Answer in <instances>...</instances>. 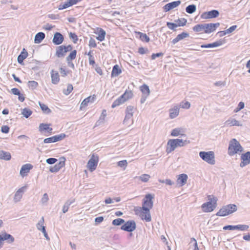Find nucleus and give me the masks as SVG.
I'll list each match as a JSON object with an SVG mask.
<instances>
[{"instance_id": "obj_1", "label": "nucleus", "mask_w": 250, "mask_h": 250, "mask_svg": "<svg viewBox=\"0 0 250 250\" xmlns=\"http://www.w3.org/2000/svg\"><path fill=\"white\" fill-rule=\"evenodd\" d=\"M153 198V196L151 194H147L143 200L142 210L140 216L142 220H145L146 222H150L151 220L150 209L152 208L153 206L152 201Z\"/></svg>"}, {"instance_id": "obj_2", "label": "nucleus", "mask_w": 250, "mask_h": 250, "mask_svg": "<svg viewBox=\"0 0 250 250\" xmlns=\"http://www.w3.org/2000/svg\"><path fill=\"white\" fill-rule=\"evenodd\" d=\"M219 25V22L199 24L194 26L193 27V30L196 32H204L207 34H209L215 31Z\"/></svg>"}, {"instance_id": "obj_3", "label": "nucleus", "mask_w": 250, "mask_h": 250, "mask_svg": "<svg viewBox=\"0 0 250 250\" xmlns=\"http://www.w3.org/2000/svg\"><path fill=\"white\" fill-rule=\"evenodd\" d=\"M189 143L190 141L188 140L179 139H169L167 143L166 152L169 154L174 151L176 147L184 146Z\"/></svg>"}, {"instance_id": "obj_4", "label": "nucleus", "mask_w": 250, "mask_h": 250, "mask_svg": "<svg viewBox=\"0 0 250 250\" xmlns=\"http://www.w3.org/2000/svg\"><path fill=\"white\" fill-rule=\"evenodd\" d=\"M244 150L243 147L236 139H232L229 142L228 154L230 156L242 152Z\"/></svg>"}, {"instance_id": "obj_5", "label": "nucleus", "mask_w": 250, "mask_h": 250, "mask_svg": "<svg viewBox=\"0 0 250 250\" xmlns=\"http://www.w3.org/2000/svg\"><path fill=\"white\" fill-rule=\"evenodd\" d=\"M237 207L235 204L223 206L216 214L218 216H225L235 212Z\"/></svg>"}, {"instance_id": "obj_6", "label": "nucleus", "mask_w": 250, "mask_h": 250, "mask_svg": "<svg viewBox=\"0 0 250 250\" xmlns=\"http://www.w3.org/2000/svg\"><path fill=\"white\" fill-rule=\"evenodd\" d=\"M210 197V195L208 196V197L209 201L204 203L201 206L203 211L205 212H211L216 207L217 198L216 197H213L212 200V199Z\"/></svg>"}, {"instance_id": "obj_7", "label": "nucleus", "mask_w": 250, "mask_h": 250, "mask_svg": "<svg viewBox=\"0 0 250 250\" xmlns=\"http://www.w3.org/2000/svg\"><path fill=\"white\" fill-rule=\"evenodd\" d=\"M199 156L204 161L207 162L208 164L210 165L215 164V156L213 151H200L199 152Z\"/></svg>"}, {"instance_id": "obj_8", "label": "nucleus", "mask_w": 250, "mask_h": 250, "mask_svg": "<svg viewBox=\"0 0 250 250\" xmlns=\"http://www.w3.org/2000/svg\"><path fill=\"white\" fill-rule=\"evenodd\" d=\"M136 228V224L135 221L133 220H128L121 226V229L123 230L131 232L135 230Z\"/></svg>"}, {"instance_id": "obj_9", "label": "nucleus", "mask_w": 250, "mask_h": 250, "mask_svg": "<svg viewBox=\"0 0 250 250\" xmlns=\"http://www.w3.org/2000/svg\"><path fill=\"white\" fill-rule=\"evenodd\" d=\"M72 50V47L71 45L67 46L61 45L57 48L56 55L58 57H63L67 52H70Z\"/></svg>"}, {"instance_id": "obj_10", "label": "nucleus", "mask_w": 250, "mask_h": 250, "mask_svg": "<svg viewBox=\"0 0 250 250\" xmlns=\"http://www.w3.org/2000/svg\"><path fill=\"white\" fill-rule=\"evenodd\" d=\"M65 134L61 133L59 135H55L52 137L44 139L43 140V142L45 144L55 143L63 140L64 138H65Z\"/></svg>"}, {"instance_id": "obj_11", "label": "nucleus", "mask_w": 250, "mask_h": 250, "mask_svg": "<svg viewBox=\"0 0 250 250\" xmlns=\"http://www.w3.org/2000/svg\"><path fill=\"white\" fill-rule=\"evenodd\" d=\"M219 12L217 10H212L210 11L205 12L202 14L201 18L203 19H212L217 17Z\"/></svg>"}, {"instance_id": "obj_12", "label": "nucleus", "mask_w": 250, "mask_h": 250, "mask_svg": "<svg viewBox=\"0 0 250 250\" xmlns=\"http://www.w3.org/2000/svg\"><path fill=\"white\" fill-rule=\"evenodd\" d=\"M98 162V157L93 155L87 163V166L90 171L95 170Z\"/></svg>"}, {"instance_id": "obj_13", "label": "nucleus", "mask_w": 250, "mask_h": 250, "mask_svg": "<svg viewBox=\"0 0 250 250\" xmlns=\"http://www.w3.org/2000/svg\"><path fill=\"white\" fill-rule=\"evenodd\" d=\"M241 162L240 164V167H243L250 164V151H248L243 153L241 156Z\"/></svg>"}, {"instance_id": "obj_14", "label": "nucleus", "mask_w": 250, "mask_h": 250, "mask_svg": "<svg viewBox=\"0 0 250 250\" xmlns=\"http://www.w3.org/2000/svg\"><path fill=\"white\" fill-rule=\"evenodd\" d=\"M62 159H63L62 161H60L58 163L56 164L54 166L50 167L49 171L51 172H57L64 166L65 159L64 157H62Z\"/></svg>"}, {"instance_id": "obj_15", "label": "nucleus", "mask_w": 250, "mask_h": 250, "mask_svg": "<svg viewBox=\"0 0 250 250\" xmlns=\"http://www.w3.org/2000/svg\"><path fill=\"white\" fill-rule=\"evenodd\" d=\"M25 188V187H22L15 192L13 199L15 203H17L21 200Z\"/></svg>"}, {"instance_id": "obj_16", "label": "nucleus", "mask_w": 250, "mask_h": 250, "mask_svg": "<svg viewBox=\"0 0 250 250\" xmlns=\"http://www.w3.org/2000/svg\"><path fill=\"white\" fill-rule=\"evenodd\" d=\"M181 1L180 0H177L168 3L164 6V9L166 12L169 11L170 10L178 6L181 4Z\"/></svg>"}, {"instance_id": "obj_17", "label": "nucleus", "mask_w": 250, "mask_h": 250, "mask_svg": "<svg viewBox=\"0 0 250 250\" xmlns=\"http://www.w3.org/2000/svg\"><path fill=\"white\" fill-rule=\"evenodd\" d=\"M78 0H69L64 3H61L58 7L59 10H62L67 8L74 4H75L77 2Z\"/></svg>"}, {"instance_id": "obj_18", "label": "nucleus", "mask_w": 250, "mask_h": 250, "mask_svg": "<svg viewBox=\"0 0 250 250\" xmlns=\"http://www.w3.org/2000/svg\"><path fill=\"white\" fill-rule=\"evenodd\" d=\"M63 36L59 32H56L53 37V42L56 45L61 44L63 41Z\"/></svg>"}, {"instance_id": "obj_19", "label": "nucleus", "mask_w": 250, "mask_h": 250, "mask_svg": "<svg viewBox=\"0 0 250 250\" xmlns=\"http://www.w3.org/2000/svg\"><path fill=\"white\" fill-rule=\"evenodd\" d=\"M188 178V177L187 174L184 173L180 174L177 180V184H179L181 187L185 185L187 182Z\"/></svg>"}, {"instance_id": "obj_20", "label": "nucleus", "mask_w": 250, "mask_h": 250, "mask_svg": "<svg viewBox=\"0 0 250 250\" xmlns=\"http://www.w3.org/2000/svg\"><path fill=\"white\" fill-rule=\"evenodd\" d=\"M32 168L33 166L30 164L23 165L20 170V174L24 176L26 173H28L29 170Z\"/></svg>"}, {"instance_id": "obj_21", "label": "nucleus", "mask_w": 250, "mask_h": 250, "mask_svg": "<svg viewBox=\"0 0 250 250\" xmlns=\"http://www.w3.org/2000/svg\"><path fill=\"white\" fill-rule=\"evenodd\" d=\"M49 124L42 123L39 125V130L40 132H42L43 131H46L49 134H51L52 133L53 129L51 127H49Z\"/></svg>"}, {"instance_id": "obj_22", "label": "nucleus", "mask_w": 250, "mask_h": 250, "mask_svg": "<svg viewBox=\"0 0 250 250\" xmlns=\"http://www.w3.org/2000/svg\"><path fill=\"white\" fill-rule=\"evenodd\" d=\"M51 77L52 83L56 84L59 83L60 81V78L59 73L57 71L52 70L51 73Z\"/></svg>"}, {"instance_id": "obj_23", "label": "nucleus", "mask_w": 250, "mask_h": 250, "mask_svg": "<svg viewBox=\"0 0 250 250\" xmlns=\"http://www.w3.org/2000/svg\"><path fill=\"white\" fill-rule=\"evenodd\" d=\"M2 239L3 241H7L9 244L12 243L14 242L15 239L11 234L4 232L1 235Z\"/></svg>"}, {"instance_id": "obj_24", "label": "nucleus", "mask_w": 250, "mask_h": 250, "mask_svg": "<svg viewBox=\"0 0 250 250\" xmlns=\"http://www.w3.org/2000/svg\"><path fill=\"white\" fill-rule=\"evenodd\" d=\"M96 99V97L95 95L93 96H89L88 97L85 98L83 100L81 104V108L84 107L87 105L88 103H93L95 100Z\"/></svg>"}, {"instance_id": "obj_25", "label": "nucleus", "mask_w": 250, "mask_h": 250, "mask_svg": "<svg viewBox=\"0 0 250 250\" xmlns=\"http://www.w3.org/2000/svg\"><path fill=\"white\" fill-rule=\"evenodd\" d=\"M188 36L189 34L188 33L183 32L182 33L178 35L177 37L172 41V43L175 44L180 41L188 37Z\"/></svg>"}, {"instance_id": "obj_26", "label": "nucleus", "mask_w": 250, "mask_h": 250, "mask_svg": "<svg viewBox=\"0 0 250 250\" xmlns=\"http://www.w3.org/2000/svg\"><path fill=\"white\" fill-rule=\"evenodd\" d=\"M75 199L74 198H71L69 200H68L64 204L63 206V208H62V212L63 213H66V212H67L68 209H69V206L72 204H73V203L75 202Z\"/></svg>"}, {"instance_id": "obj_27", "label": "nucleus", "mask_w": 250, "mask_h": 250, "mask_svg": "<svg viewBox=\"0 0 250 250\" xmlns=\"http://www.w3.org/2000/svg\"><path fill=\"white\" fill-rule=\"evenodd\" d=\"M121 72L122 70L119 65L116 64L113 67L111 72V77H117L121 73Z\"/></svg>"}, {"instance_id": "obj_28", "label": "nucleus", "mask_w": 250, "mask_h": 250, "mask_svg": "<svg viewBox=\"0 0 250 250\" xmlns=\"http://www.w3.org/2000/svg\"><path fill=\"white\" fill-rule=\"evenodd\" d=\"M179 108L178 106H175L169 110V117L171 119H174L179 115Z\"/></svg>"}, {"instance_id": "obj_29", "label": "nucleus", "mask_w": 250, "mask_h": 250, "mask_svg": "<svg viewBox=\"0 0 250 250\" xmlns=\"http://www.w3.org/2000/svg\"><path fill=\"white\" fill-rule=\"evenodd\" d=\"M11 158V156L9 152L0 150V159L8 161L10 160Z\"/></svg>"}, {"instance_id": "obj_30", "label": "nucleus", "mask_w": 250, "mask_h": 250, "mask_svg": "<svg viewBox=\"0 0 250 250\" xmlns=\"http://www.w3.org/2000/svg\"><path fill=\"white\" fill-rule=\"evenodd\" d=\"M45 34L43 32H39L35 36L34 42L40 43L44 39Z\"/></svg>"}, {"instance_id": "obj_31", "label": "nucleus", "mask_w": 250, "mask_h": 250, "mask_svg": "<svg viewBox=\"0 0 250 250\" xmlns=\"http://www.w3.org/2000/svg\"><path fill=\"white\" fill-rule=\"evenodd\" d=\"M223 44V42L221 40H219L217 42H213L212 43H208L205 45H202L201 47L202 48H210V47H216L221 45Z\"/></svg>"}, {"instance_id": "obj_32", "label": "nucleus", "mask_w": 250, "mask_h": 250, "mask_svg": "<svg viewBox=\"0 0 250 250\" xmlns=\"http://www.w3.org/2000/svg\"><path fill=\"white\" fill-rule=\"evenodd\" d=\"M27 52L24 48H23L21 54L19 55V56L17 58L18 62H22L23 61L27 58Z\"/></svg>"}, {"instance_id": "obj_33", "label": "nucleus", "mask_w": 250, "mask_h": 250, "mask_svg": "<svg viewBox=\"0 0 250 250\" xmlns=\"http://www.w3.org/2000/svg\"><path fill=\"white\" fill-rule=\"evenodd\" d=\"M98 36L97 37V40L102 42L104 40L106 33L104 30L102 28H100L98 30L97 33Z\"/></svg>"}, {"instance_id": "obj_34", "label": "nucleus", "mask_w": 250, "mask_h": 250, "mask_svg": "<svg viewBox=\"0 0 250 250\" xmlns=\"http://www.w3.org/2000/svg\"><path fill=\"white\" fill-rule=\"evenodd\" d=\"M140 90L143 93V95L149 96L150 94V90L148 85L144 84L140 87Z\"/></svg>"}, {"instance_id": "obj_35", "label": "nucleus", "mask_w": 250, "mask_h": 250, "mask_svg": "<svg viewBox=\"0 0 250 250\" xmlns=\"http://www.w3.org/2000/svg\"><path fill=\"white\" fill-rule=\"evenodd\" d=\"M39 104L44 113L48 114L51 113V110L48 107L47 105L44 104L42 103L41 102H39Z\"/></svg>"}, {"instance_id": "obj_36", "label": "nucleus", "mask_w": 250, "mask_h": 250, "mask_svg": "<svg viewBox=\"0 0 250 250\" xmlns=\"http://www.w3.org/2000/svg\"><path fill=\"white\" fill-rule=\"evenodd\" d=\"M233 230H240L241 231L247 230L249 228L247 225H237L233 226Z\"/></svg>"}, {"instance_id": "obj_37", "label": "nucleus", "mask_w": 250, "mask_h": 250, "mask_svg": "<svg viewBox=\"0 0 250 250\" xmlns=\"http://www.w3.org/2000/svg\"><path fill=\"white\" fill-rule=\"evenodd\" d=\"M133 94L131 90H126L125 92L122 95L123 98L125 100V102L131 99L133 97Z\"/></svg>"}, {"instance_id": "obj_38", "label": "nucleus", "mask_w": 250, "mask_h": 250, "mask_svg": "<svg viewBox=\"0 0 250 250\" xmlns=\"http://www.w3.org/2000/svg\"><path fill=\"white\" fill-rule=\"evenodd\" d=\"M136 33L139 35V38L142 41H145L146 42H149L150 39L146 34H144L140 32H136Z\"/></svg>"}, {"instance_id": "obj_39", "label": "nucleus", "mask_w": 250, "mask_h": 250, "mask_svg": "<svg viewBox=\"0 0 250 250\" xmlns=\"http://www.w3.org/2000/svg\"><path fill=\"white\" fill-rule=\"evenodd\" d=\"M226 123L230 126L236 125V126H241L242 125L240 124L239 122L235 120V119H231L228 120L226 121Z\"/></svg>"}, {"instance_id": "obj_40", "label": "nucleus", "mask_w": 250, "mask_h": 250, "mask_svg": "<svg viewBox=\"0 0 250 250\" xmlns=\"http://www.w3.org/2000/svg\"><path fill=\"white\" fill-rule=\"evenodd\" d=\"M196 6L194 4H191L188 6L186 8V12L188 14H192L195 12Z\"/></svg>"}, {"instance_id": "obj_41", "label": "nucleus", "mask_w": 250, "mask_h": 250, "mask_svg": "<svg viewBox=\"0 0 250 250\" xmlns=\"http://www.w3.org/2000/svg\"><path fill=\"white\" fill-rule=\"evenodd\" d=\"M77 51L76 50H71L69 55L66 57V61L69 62L73 60L76 56Z\"/></svg>"}, {"instance_id": "obj_42", "label": "nucleus", "mask_w": 250, "mask_h": 250, "mask_svg": "<svg viewBox=\"0 0 250 250\" xmlns=\"http://www.w3.org/2000/svg\"><path fill=\"white\" fill-rule=\"evenodd\" d=\"M21 114L26 118L29 117L32 114V111L30 109L27 108H24L22 109Z\"/></svg>"}, {"instance_id": "obj_43", "label": "nucleus", "mask_w": 250, "mask_h": 250, "mask_svg": "<svg viewBox=\"0 0 250 250\" xmlns=\"http://www.w3.org/2000/svg\"><path fill=\"white\" fill-rule=\"evenodd\" d=\"M125 221V220L122 218H117L112 221V224L114 226H120L123 224H124Z\"/></svg>"}, {"instance_id": "obj_44", "label": "nucleus", "mask_w": 250, "mask_h": 250, "mask_svg": "<svg viewBox=\"0 0 250 250\" xmlns=\"http://www.w3.org/2000/svg\"><path fill=\"white\" fill-rule=\"evenodd\" d=\"M73 89V85L71 84H68L67 86V88L64 89L63 90V93L66 95H68L70 93V92L72 91Z\"/></svg>"}, {"instance_id": "obj_45", "label": "nucleus", "mask_w": 250, "mask_h": 250, "mask_svg": "<svg viewBox=\"0 0 250 250\" xmlns=\"http://www.w3.org/2000/svg\"><path fill=\"white\" fill-rule=\"evenodd\" d=\"M28 83L29 87L32 89H35L38 85V83L35 81H29Z\"/></svg>"}, {"instance_id": "obj_46", "label": "nucleus", "mask_w": 250, "mask_h": 250, "mask_svg": "<svg viewBox=\"0 0 250 250\" xmlns=\"http://www.w3.org/2000/svg\"><path fill=\"white\" fill-rule=\"evenodd\" d=\"M150 178V176L149 175L144 174L139 177V179L141 180L142 182H147Z\"/></svg>"}, {"instance_id": "obj_47", "label": "nucleus", "mask_w": 250, "mask_h": 250, "mask_svg": "<svg viewBox=\"0 0 250 250\" xmlns=\"http://www.w3.org/2000/svg\"><path fill=\"white\" fill-rule=\"evenodd\" d=\"M187 20L185 19H179L176 21L177 26H183L187 23Z\"/></svg>"}, {"instance_id": "obj_48", "label": "nucleus", "mask_w": 250, "mask_h": 250, "mask_svg": "<svg viewBox=\"0 0 250 250\" xmlns=\"http://www.w3.org/2000/svg\"><path fill=\"white\" fill-rule=\"evenodd\" d=\"M180 134H181V129L179 128L173 129L171 132V135L172 136H178Z\"/></svg>"}, {"instance_id": "obj_49", "label": "nucleus", "mask_w": 250, "mask_h": 250, "mask_svg": "<svg viewBox=\"0 0 250 250\" xmlns=\"http://www.w3.org/2000/svg\"><path fill=\"white\" fill-rule=\"evenodd\" d=\"M133 106L131 105H129L127 106L125 110V114L128 115L129 114L130 115L133 116Z\"/></svg>"}, {"instance_id": "obj_50", "label": "nucleus", "mask_w": 250, "mask_h": 250, "mask_svg": "<svg viewBox=\"0 0 250 250\" xmlns=\"http://www.w3.org/2000/svg\"><path fill=\"white\" fill-rule=\"evenodd\" d=\"M44 223V218L42 217L41 219L39 221L38 224H37V228L39 230H41L42 227H44L43 225V224Z\"/></svg>"}, {"instance_id": "obj_51", "label": "nucleus", "mask_w": 250, "mask_h": 250, "mask_svg": "<svg viewBox=\"0 0 250 250\" xmlns=\"http://www.w3.org/2000/svg\"><path fill=\"white\" fill-rule=\"evenodd\" d=\"M132 117H133V116L130 115L129 114H128V115L125 114V118L123 121V124L125 125H128V121L130 119H131Z\"/></svg>"}, {"instance_id": "obj_52", "label": "nucleus", "mask_w": 250, "mask_h": 250, "mask_svg": "<svg viewBox=\"0 0 250 250\" xmlns=\"http://www.w3.org/2000/svg\"><path fill=\"white\" fill-rule=\"evenodd\" d=\"M69 37L70 39L73 40L74 43H76L77 41H78V37L77 36L75 33L70 32L69 34Z\"/></svg>"}, {"instance_id": "obj_53", "label": "nucleus", "mask_w": 250, "mask_h": 250, "mask_svg": "<svg viewBox=\"0 0 250 250\" xmlns=\"http://www.w3.org/2000/svg\"><path fill=\"white\" fill-rule=\"evenodd\" d=\"M58 161V160L54 158H48L46 160V162L49 164V165H52L55 164Z\"/></svg>"}, {"instance_id": "obj_54", "label": "nucleus", "mask_w": 250, "mask_h": 250, "mask_svg": "<svg viewBox=\"0 0 250 250\" xmlns=\"http://www.w3.org/2000/svg\"><path fill=\"white\" fill-rule=\"evenodd\" d=\"M167 25L168 28H169L170 29H172V30H174V29L176 27H178L177 23H172V22H167Z\"/></svg>"}, {"instance_id": "obj_55", "label": "nucleus", "mask_w": 250, "mask_h": 250, "mask_svg": "<svg viewBox=\"0 0 250 250\" xmlns=\"http://www.w3.org/2000/svg\"><path fill=\"white\" fill-rule=\"evenodd\" d=\"M10 128L7 125H2L1 127V131L3 133H8L9 131Z\"/></svg>"}, {"instance_id": "obj_56", "label": "nucleus", "mask_w": 250, "mask_h": 250, "mask_svg": "<svg viewBox=\"0 0 250 250\" xmlns=\"http://www.w3.org/2000/svg\"><path fill=\"white\" fill-rule=\"evenodd\" d=\"M48 200H49V198H48L47 194L44 193L43 195V196L41 199V202L42 203V204H43L47 203V201H48Z\"/></svg>"}, {"instance_id": "obj_57", "label": "nucleus", "mask_w": 250, "mask_h": 250, "mask_svg": "<svg viewBox=\"0 0 250 250\" xmlns=\"http://www.w3.org/2000/svg\"><path fill=\"white\" fill-rule=\"evenodd\" d=\"M127 162L126 160H125L120 161L118 162V166L121 167H125L127 166Z\"/></svg>"}, {"instance_id": "obj_58", "label": "nucleus", "mask_w": 250, "mask_h": 250, "mask_svg": "<svg viewBox=\"0 0 250 250\" xmlns=\"http://www.w3.org/2000/svg\"><path fill=\"white\" fill-rule=\"evenodd\" d=\"M237 28L236 25H233L229 27V29L225 30V32H226L227 34H229V33H232L233 31H234L236 28Z\"/></svg>"}, {"instance_id": "obj_59", "label": "nucleus", "mask_w": 250, "mask_h": 250, "mask_svg": "<svg viewBox=\"0 0 250 250\" xmlns=\"http://www.w3.org/2000/svg\"><path fill=\"white\" fill-rule=\"evenodd\" d=\"M41 231L43 233V235L45 237L46 239L47 240H49L50 238L47 234V233L46 232L45 227H42V230Z\"/></svg>"}, {"instance_id": "obj_60", "label": "nucleus", "mask_w": 250, "mask_h": 250, "mask_svg": "<svg viewBox=\"0 0 250 250\" xmlns=\"http://www.w3.org/2000/svg\"><path fill=\"white\" fill-rule=\"evenodd\" d=\"M89 46L90 47H95L96 46V43L94 39L90 38L89 42Z\"/></svg>"}, {"instance_id": "obj_61", "label": "nucleus", "mask_w": 250, "mask_h": 250, "mask_svg": "<svg viewBox=\"0 0 250 250\" xmlns=\"http://www.w3.org/2000/svg\"><path fill=\"white\" fill-rule=\"evenodd\" d=\"M11 91L12 94L18 96L21 93L20 90L17 88H12Z\"/></svg>"}, {"instance_id": "obj_62", "label": "nucleus", "mask_w": 250, "mask_h": 250, "mask_svg": "<svg viewBox=\"0 0 250 250\" xmlns=\"http://www.w3.org/2000/svg\"><path fill=\"white\" fill-rule=\"evenodd\" d=\"M214 85L216 86H224L226 85L225 82L218 81L214 83Z\"/></svg>"}, {"instance_id": "obj_63", "label": "nucleus", "mask_w": 250, "mask_h": 250, "mask_svg": "<svg viewBox=\"0 0 250 250\" xmlns=\"http://www.w3.org/2000/svg\"><path fill=\"white\" fill-rule=\"evenodd\" d=\"M104 221V217L103 216L97 217L95 218V222L97 224H99Z\"/></svg>"}, {"instance_id": "obj_64", "label": "nucleus", "mask_w": 250, "mask_h": 250, "mask_svg": "<svg viewBox=\"0 0 250 250\" xmlns=\"http://www.w3.org/2000/svg\"><path fill=\"white\" fill-rule=\"evenodd\" d=\"M190 107V104L189 102L187 101L183 104L182 105V107L183 108L188 109Z\"/></svg>"}]
</instances>
